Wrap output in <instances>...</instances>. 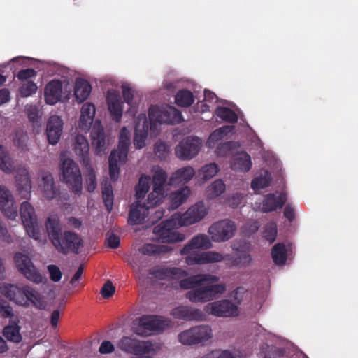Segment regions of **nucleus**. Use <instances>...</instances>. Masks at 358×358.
<instances>
[{
  "label": "nucleus",
  "instance_id": "nucleus-16",
  "mask_svg": "<svg viewBox=\"0 0 358 358\" xmlns=\"http://www.w3.org/2000/svg\"><path fill=\"white\" fill-rule=\"evenodd\" d=\"M154 200L150 201L148 196L146 202L143 204L141 203V200H137L132 203L130 206L128 222L131 225L142 224L150 213L149 210L159 205V203H154Z\"/></svg>",
  "mask_w": 358,
  "mask_h": 358
},
{
  "label": "nucleus",
  "instance_id": "nucleus-62",
  "mask_svg": "<svg viewBox=\"0 0 358 358\" xmlns=\"http://www.w3.org/2000/svg\"><path fill=\"white\" fill-rule=\"evenodd\" d=\"M122 96L124 101L129 106H131V103L134 99V90L127 85H122Z\"/></svg>",
  "mask_w": 358,
  "mask_h": 358
},
{
  "label": "nucleus",
  "instance_id": "nucleus-54",
  "mask_svg": "<svg viewBox=\"0 0 358 358\" xmlns=\"http://www.w3.org/2000/svg\"><path fill=\"white\" fill-rule=\"evenodd\" d=\"M277 236V224L275 222L268 223L264 229L263 237L270 243H273Z\"/></svg>",
  "mask_w": 358,
  "mask_h": 358
},
{
  "label": "nucleus",
  "instance_id": "nucleus-25",
  "mask_svg": "<svg viewBox=\"0 0 358 358\" xmlns=\"http://www.w3.org/2000/svg\"><path fill=\"white\" fill-rule=\"evenodd\" d=\"M106 100L112 119L117 122H120L123 108L119 93L115 90L108 91Z\"/></svg>",
  "mask_w": 358,
  "mask_h": 358
},
{
  "label": "nucleus",
  "instance_id": "nucleus-45",
  "mask_svg": "<svg viewBox=\"0 0 358 358\" xmlns=\"http://www.w3.org/2000/svg\"><path fill=\"white\" fill-rule=\"evenodd\" d=\"M194 101L192 92L188 90H179L176 96V103L180 107H189Z\"/></svg>",
  "mask_w": 358,
  "mask_h": 358
},
{
  "label": "nucleus",
  "instance_id": "nucleus-53",
  "mask_svg": "<svg viewBox=\"0 0 358 358\" xmlns=\"http://www.w3.org/2000/svg\"><path fill=\"white\" fill-rule=\"evenodd\" d=\"M87 166V173L85 176V182L87 189L89 192H93L96 187V177L94 171L89 164Z\"/></svg>",
  "mask_w": 358,
  "mask_h": 358
},
{
  "label": "nucleus",
  "instance_id": "nucleus-49",
  "mask_svg": "<svg viewBox=\"0 0 358 358\" xmlns=\"http://www.w3.org/2000/svg\"><path fill=\"white\" fill-rule=\"evenodd\" d=\"M219 168L217 164L210 163L203 166L201 169L199 170V177L201 180L206 181L213 177H214L218 172Z\"/></svg>",
  "mask_w": 358,
  "mask_h": 358
},
{
  "label": "nucleus",
  "instance_id": "nucleus-23",
  "mask_svg": "<svg viewBox=\"0 0 358 358\" xmlns=\"http://www.w3.org/2000/svg\"><path fill=\"white\" fill-rule=\"evenodd\" d=\"M149 125L150 126L145 114L138 115L134 136V145L136 148L141 149L145 146V141L148 136Z\"/></svg>",
  "mask_w": 358,
  "mask_h": 358
},
{
  "label": "nucleus",
  "instance_id": "nucleus-40",
  "mask_svg": "<svg viewBox=\"0 0 358 358\" xmlns=\"http://www.w3.org/2000/svg\"><path fill=\"white\" fill-rule=\"evenodd\" d=\"M17 322L13 321L6 326L3 330V335L9 341L19 343L22 341V337L20 333V327L17 324Z\"/></svg>",
  "mask_w": 358,
  "mask_h": 358
},
{
  "label": "nucleus",
  "instance_id": "nucleus-64",
  "mask_svg": "<svg viewBox=\"0 0 358 358\" xmlns=\"http://www.w3.org/2000/svg\"><path fill=\"white\" fill-rule=\"evenodd\" d=\"M0 238L2 239L3 241L6 242L8 243H10L13 242V237L11 234L8 233V231L5 224H3L0 222Z\"/></svg>",
  "mask_w": 358,
  "mask_h": 358
},
{
  "label": "nucleus",
  "instance_id": "nucleus-18",
  "mask_svg": "<svg viewBox=\"0 0 358 358\" xmlns=\"http://www.w3.org/2000/svg\"><path fill=\"white\" fill-rule=\"evenodd\" d=\"M208 214V208L203 201L196 203L181 215H177L180 226H189L201 221Z\"/></svg>",
  "mask_w": 358,
  "mask_h": 358
},
{
  "label": "nucleus",
  "instance_id": "nucleus-21",
  "mask_svg": "<svg viewBox=\"0 0 358 358\" xmlns=\"http://www.w3.org/2000/svg\"><path fill=\"white\" fill-rule=\"evenodd\" d=\"M224 259V256L218 252L206 251L187 255L185 262L188 265L205 264L220 262Z\"/></svg>",
  "mask_w": 358,
  "mask_h": 358
},
{
  "label": "nucleus",
  "instance_id": "nucleus-12",
  "mask_svg": "<svg viewBox=\"0 0 358 358\" xmlns=\"http://www.w3.org/2000/svg\"><path fill=\"white\" fill-rule=\"evenodd\" d=\"M201 141L196 136H187L176 147L175 154L177 157L189 160L194 157L199 152Z\"/></svg>",
  "mask_w": 358,
  "mask_h": 358
},
{
  "label": "nucleus",
  "instance_id": "nucleus-39",
  "mask_svg": "<svg viewBox=\"0 0 358 358\" xmlns=\"http://www.w3.org/2000/svg\"><path fill=\"white\" fill-rule=\"evenodd\" d=\"M92 87L90 83L85 80H78L76 82L74 95L79 103L85 101L90 94Z\"/></svg>",
  "mask_w": 358,
  "mask_h": 358
},
{
  "label": "nucleus",
  "instance_id": "nucleus-57",
  "mask_svg": "<svg viewBox=\"0 0 358 358\" xmlns=\"http://www.w3.org/2000/svg\"><path fill=\"white\" fill-rule=\"evenodd\" d=\"M28 136L26 134H17L14 138V145L21 151L24 152L27 150Z\"/></svg>",
  "mask_w": 358,
  "mask_h": 358
},
{
  "label": "nucleus",
  "instance_id": "nucleus-47",
  "mask_svg": "<svg viewBox=\"0 0 358 358\" xmlns=\"http://www.w3.org/2000/svg\"><path fill=\"white\" fill-rule=\"evenodd\" d=\"M102 197L108 213H110L113 206V191L112 186L107 181L102 184Z\"/></svg>",
  "mask_w": 358,
  "mask_h": 358
},
{
  "label": "nucleus",
  "instance_id": "nucleus-19",
  "mask_svg": "<svg viewBox=\"0 0 358 358\" xmlns=\"http://www.w3.org/2000/svg\"><path fill=\"white\" fill-rule=\"evenodd\" d=\"M149 274L156 279L170 281L185 278L188 272L178 267L157 266L150 269Z\"/></svg>",
  "mask_w": 358,
  "mask_h": 358
},
{
  "label": "nucleus",
  "instance_id": "nucleus-38",
  "mask_svg": "<svg viewBox=\"0 0 358 358\" xmlns=\"http://www.w3.org/2000/svg\"><path fill=\"white\" fill-rule=\"evenodd\" d=\"M252 166L250 156L246 152L237 155L233 159L231 168L236 171L247 172Z\"/></svg>",
  "mask_w": 358,
  "mask_h": 358
},
{
  "label": "nucleus",
  "instance_id": "nucleus-20",
  "mask_svg": "<svg viewBox=\"0 0 358 358\" xmlns=\"http://www.w3.org/2000/svg\"><path fill=\"white\" fill-rule=\"evenodd\" d=\"M219 278L210 274H197L191 276L188 275L178 279V287L182 289H194L196 287L204 285L206 282L214 283L217 282Z\"/></svg>",
  "mask_w": 358,
  "mask_h": 358
},
{
  "label": "nucleus",
  "instance_id": "nucleus-14",
  "mask_svg": "<svg viewBox=\"0 0 358 358\" xmlns=\"http://www.w3.org/2000/svg\"><path fill=\"white\" fill-rule=\"evenodd\" d=\"M205 311L216 317H235L238 315L237 306L231 301L223 299L208 303Z\"/></svg>",
  "mask_w": 358,
  "mask_h": 358
},
{
  "label": "nucleus",
  "instance_id": "nucleus-15",
  "mask_svg": "<svg viewBox=\"0 0 358 358\" xmlns=\"http://www.w3.org/2000/svg\"><path fill=\"white\" fill-rule=\"evenodd\" d=\"M152 347L149 342L141 341L128 336H124L118 343V348L121 350L136 356L149 354L152 349Z\"/></svg>",
  "mask_w": 358,
  "mask_h": 358
},
{
  "label": "nucleus",
  "instance_id": "nucleus-63",
  "mask_svg": "<svg viewBox=\"0 0 358 358\" xmlns=\"http://www.w3.org/2000/svg\"><path fill=\"white\" fill-rule=\"evenodd\" d=\"M232 148V142L227 141L223 143H220L217 148L216 152L219 155L225 156L231 150Z\"/></svg>",
  "mask_w": 358,
  "mask_h": 358
},
{
  "label": "nucleus",
  "instance_id": "nucleus-56",
  "mask_svg": "<svg viewBox=\"0 0 358 358\" xmlns=\"http://www.w3.org/2000/svg\"><path fill=\"white\" fill-rule=\"evenodd\" d=\"M154 152L160 159H165L169 152V148L162 141H157L154 145Z\"/></svg>",
  "mask_w": 358,
  "mask_h": 358
},
{
  "label": "nucleus",
  "instance_id": "nucleus-4",
  "mask_svg": "<svg viewBox=\"0 0 358 358\" xmlns=\"http://www.w3.org/2000/svg\"><path fill=\"white\" fill-rule=\"evenodd\" d=\"M61 171L62 181L66 184L74 194L81 193L83 179L78 165L71 159H65L62 164Z\"/></svg>",
  "mask_w": 358,
  "mask_h": 358
},
{
  "label": "nucleus",
  "instance_id": "nucleus-7",
  "mask_svg": "<svg viewBox=\"0 0 358 358\" xmlns=\"http://www.w3.org/2000/svg\"><path fill=\"white\" fill-rule=\"evenodd\" d=\"M22 222L28 235L35 240L41 239L40 229L35 209L28 201L22 203L20 208Z\"/></svg>",
  "mask_w": 358,
  "mask_h": 358
},
{
  "label": "nucleus",
  "instance_id": "nucleus-29",
  "mask_svg": "<svg viewBox=\"0 0 358 358\" xmlns=\"http://www.w3.org/2000/svg\"><path fill=\"white\" fill-rule=\"evenodd\" d=\"M286 201L287 196L285 193H280L278 195L274 193L268 194L264 196L262 201V211L268 213L281 208Z\"/></svg>",
  "mask_w": 358,
  "mask_h": 358
},
{
  "label": "nucleus",
  "instance_id": "nucleus-17",
  "mask_svg": "<svg viewBox=\"0 0 358 358\" xmlns=\"http://www.w3.org/2000/svg\"><path fill=\"white\" fill-rule=\"evenodd\" d=\"M167 180V174L161 167L154 169L152 176V192L148 194L150 201H155L154 203H161L164 198V185Z\"/></svg>",
  "mask_w": 358,
  "mask_h": 358
},
{
  "label": "nucleus",
  "instance_id": "nucleus-6",
  "mask_svg": "<svg viewBox=\"0 0 358 358\" xmlns=\"http://www.w3.org/2000/svg\"><path fill=\"white\" fill-rule=\"evenodd\" d=\"M225 290L226 287L224 284L213 285V283L206 282L194 289L188 291L185 296L192 303H205L217 298Z\"/></svg>",
  "mask_w": 358,
  "mask_h": 358
},
{
  "label": "nucleus",
  "instance_id": "nucleus-33",
  "mask_svg": "<svg viewBox=\"0 0 358 358\" xmlns=\"http://www.w3.org/2000/svg\"><path fill=\"white\" fill-rule=\"evenodd\" d=\"M40 186L43 191V196L47 199L51 200L55 198L58 194V189L55 185L53 177L50 173H45L43 175Z\"/></svg>",
  "mask_w": 358,
  "mask_h": 358
},
{
  "label": "nucleus",
  "instance_id": "nucleus-11",
  "mask_svg": "<svg viewBox=\"0 0 358 358\" xmlns=\"http://www.w3.org/2000/svg\"><path fill=\"white\" fill-rule=\"evenodd\" d=\"M14 262L18 271L29 280L39 283L42 282V276L34 266L30 257L22 252H16Z\"/></svg>",
  "mask_w": 358,
  "mask_h": 358
},
{
  "label": "nucleus",
  "instance_id": "nucleus-58",
  "mask_svg": "<svg viewBox=\"0 0 358 358\" xmlns=\"http://www.w3.org/2000/svg\"><path fill=\"white\" fill-rule=\"evenodd\" d=\"M115 292V287L113 285L110 280H108L103 284L100 294L103 299H108L111 297Z\"/></svg>",
  "mask_w": 358,
  "mask_h": 358
},
{
  "label": "nucleus",
  "instance_id": "nucleus-22",
  "mask_svg": "<svg viewBox=\"0 0 358 358\" xmlns=\"http://www.w3.org/2000/svg\"><path fill=\"white\" fill-rule=\"evenodd\" d=\"M0 210L10 220H15L17 215V208L14 206L11 192L1 185H0Z\"/></svg>",
  "mask_w": 358,
  "mask_h": 358
},
{
  "label": "nucleus",
  "instance_id": "nucleus-35",
  "mask_svg": "<svg viewBox=\"0 0 358 358\" xmlns=\"http://www.w3.org/2000/svg\"><path fill=\"white\" fill-rule=\"evenodd\" d=\"M130 145V133L127 129L124 127L120 132L119 143L117 146L118 157L120 160H127Z\"/></svg>",
  "mask_w": 358,
  "mask_h": 358
},
{
  "label": "nucleus",
  "instance_id": "nucleus-36",
  "mask_svg": "<svg viewBox=\"0 0 358 358\" xmlns=\"http://www.w3.org/2000/svg\"><path fill=\"white\" fill-rule=\"evenodd\" d=\"M92 143L95 147L96 152L99 153L105 148V134L100 123L95 124L91 131Z\"/></svg>",
  "mask_w": 358,
  "mask_h": 358
},
{
  "label": "nucleus",
  "instance_id": "nucleus-1",
  "mask_svg": "<svg viewBox=\"0 0 358 358\" xmlns=\"http://www.w3.org/2000/svg\"><path fill=\"white\" fill-rule=\"evenodd\" d=\"M0 293L16 304L29 307L31 303L40 310H44L47 303L41 294L29 286L20 288L12 284L0 283Z\"/></svg>",
  "mask_w": 358,
  "mask_h": 358
},
{
  "label": "nucleus",
  "instance_id": "nucleus-59",
  "mask_svg": "<svg viewBox=\"0 0 358 358\" xmlns=\"http://www.w3.org/2000/svg\"><path fill=\"white\" fill-rule=\"evenodd\" d=\"M36 76V71L34 69H26L18 71L17 78L20 80H27L29 78H34Z\"/></svg>",
  "mask_w": 358,
  "mask_h": 358
},
{
  "label": "nucleus",
  "instance_id": "nucleus-41",
  "mask_svg": "<svg viewBox=\"0 0 358 358\" xmlns=\"http://www.w3.org/2000/svg\"><path fill=\"white\" fill-rule=\"evenodd\" d=\"M271 257L275 264L284 265L287 259V249L282 243H276L271 249Z\"/></svg>",
  "mask_w": 358,
  "mask_h": 358
},
{
  "label": "nucleus",
  "instance_id": "nucleus-32",
  "mask_svg": "<svg viewBox=\"0 0 358 358\" xmlns=\"http://www.w3.org/2000/svg\"><path fill=\"white\" fill-rule=\"evenodd\" d=\"M195 175L194 169L191 166H185L176 171L169 179V185H175L180 183H187Z\"/></svg>",
  "mask_w": 358,
  "mask_h": 358
},
{
  "label": "nucleus",
  "instance_id": "nucleus-28",
  "mask_svg": "<svg viewBox=\"0 0 358 358\" xmlns=\"http://www.w3.org/2000/svg\"><path fill=\"white\" fill-rule=\"evenodd\" d=\"M62 83L59 80L50 81L45 87V100L47 104L54 105L57 103L62 97Z\"/></svg>",
  "mask_w": 358,
  "mask_h": 358
},
{
  "label": "nucleus",
  "instance_id": "nucleus-5",
  "mask_svg": "<svg viewBox=\"0 0 358 358\" xmlns=\"http://www.w3.org/2000/svg\"><path fill=\"white\" fill-rule=\"evenodd\" d=\"M180 224L178 218L174 215L171 219L163 221L155 226L153 228V234L155 235V238L161 243L180 242L185 239V236L174 230Z\"/></svg>",
  "mask_w": 358,
  "mask_h": 358
},
{
  "label": "nucleus",
  "instance_id": "nucleus-26",
  "mask_svg": "<svg viewBox=\"0 0 358 358\" xmlns=\"http://www.w3.org/2000/svg\"><path fill=\"white\" fill-rule=\"evenodd\" d=\"M172 316L176 319L188 321H201L205 318V314L199 309L189 306H180L171 311Z\"/></svg>",
  "mask_w": 358,
  "mask_h": 358
},
{
  "label": "nucleus",
  "instance_id": "nucleus-30",
  "mask_svg": "<svg viewBox=\"0 0 358 358\" xmlns=\"http://www.w3.org/2000/svg\"><path fill=\"white\" fill-rule=\"evenodd\" d=\"M212 246V243L208 236L204 234H199L194 236L189 242L185 245L181 250V255H190L193 249H208Z\"/></svg>",
  "mask_w": 358,
  "mask_h": 358
},
{
  "label": "nucleus",
  "instance_id": "nucleus-55",
  "mask_svg": "<svg viewBox=\"0 0 358 358\" xmlns=\"http://www.w3.org/2000/svg\"><path fill=\"white\" fill-rule=\"evenodd\" d=\"M37 85L33 81H27L24 83L20 87V93L22 97H28L36 93Z\"/></svg>",
  "mask_w": 358,
  "mask_h": 358
},
{
  "label": "nucleus",
  "instance_id": "nucleus-52",
  "mask_svg": "<svg viewBox=\"0 0 358 358\" xmlns=\"http://www.w3.org/2000/svg\"><path fill=\"white\" fill-rule=\"evenodd\" d=\"M229 259L234 266H246L251 262L252 257L250 254L243 252L236 254L235 257Z\"/></svg>",
  "mask_w": 358,
  "mask_h": 358
},
{
  "label": "nucleus",
  "instance_id": "nucleus-24",
  "mask_svg": "<svg viewBox=\"0 0 358 358\" xmlns=\"http://www.w3.org/2000/svg\"><path fill=\"white\" fill-rule=\"evenodd\" d=\"M63 121L57 115H52L48 120L46 134L50 144L56 145L62 136Z\"/></svg>",
  "mask_w": 358,
  "mask_h": 358
},
{
  "label": "nucleus",
  "instance_id": "nucleus-10",
  "mask_svg": "<svg viewBox=\"0 0 358 358\" xmlns=\"http://www.w3.org/2000/svg\"><path fill=\"white\" fill-rule=\"evenodd\" d=\"M211 338V328L208 325L192 327L178 335L179 341L184 345H194L205 342Z\"/></svg>",
  "mask_w": 358,
  "mask_h": 358
},
{
  "label": "nucleus",
  "instance_id": "nucleus-8",
  "mask_svg": "<svg viewBox=\"0 0 358 358\" xmlns=\"http://www.w3.org/2000/svg\"><path fill=\"white\" fill-rule=\"evenodd\" d=\"M52 245L57 252L63 255L70 252L78 254L80 248L83 245V241L78 234L71 231H64Z\"/></svg>",
  "mask_w": 358,
  "mask_h": 358
},
{
  "label": "nucleus",
  "instance_id": "nucleus-51",
  "mask_svg": "<svg viewBox=\"0 0 358 358\" xmlns=\"http://www.w3.org/2000/svg\"><path fill=\"white\" fill-rule=\"evenodd\" d=\"M225 190V185L222 180H216L208 187L207 192L210 199L220 196Z\"/></svg>",
  "mask_w": 358,
  "mask_h": 358
},
{
  "label": "nucleus",
  "instance_id": "nucleus-43",
  "mask_svg": "<svg viewBox=\"0 0 358 358\" xmlns=\"http://www.w3.org/2000/svg\"><path fill=\"white\" fill-rule=\"evenodd\" d=\"M127 160H120L118 157V152L115 150L111 151L109 158V174L110 179L113 181L117 180L120 174V168L118 166V162L124 163Z\"/></svg>",
  "mask_w": 358,
  "mask_h": 358
},
{
  "label": "nucleus",
  "instance_id": "nucleus-50",
  "mask_svg": "<svg viewBox=\"0 0 358 358\" xmlns=\"http://www.w3.org/2000/svg\"><path fill=\"white\" fill-rule=\"evenodd\" d=\"M271 181V174L268 171H264L259 177L252 180L251 187L253 189H259L268 187Z\"/></svg>",
  "mask_w": 358,
  "mask_h": 358
},
{
  "label": "nucleus",
  "instance_id": "nucleus-44",
  "mask_svg": "<svg viewBox=\"0 0 358 358\" xmlns=\"http://www.w3.org/2000/svg\"><path fill=\"white\" fill-rule=\"evenodd\" d=\"M234 127L223 126L213 131L208 137L207 144L209 148H213L215 145L221 139H222L229 133L232 132Z\"/></svg>",
  "mask_w": 358,
  "mask_h": 358
},
{
  "label": "nucleus",
  "instance_id": "nucleus-27",
  "mask_svg": "<svg viewBox=\"0 0 358 358\" xmlns=\"http://www.w3.org/2000/svg\"><path fill=\"white\" fill-rule=\"evenodd\" d=\"M45 227L48 237L53 245L63 234L62 225L58 215L50 214L45 222Z\"/></svg>",
  "mask_w": 358,
  "mask_h": 358
},
{
  "label": "nucleus",
  "instance_id": "nucleus-46",
  "mask_svg": "<svg viewBox=\"0 0 358 358\" xmlns=\"http://www.w3.org/2000/svg\"><path fill=\"white\" fill-rule=\"evenodd\" d=\"M150 178L146 175H142L138 180V185L136 186V199L141 200L144 198L150 188Z\"/></svg>",
  "mask_w": 358,
  "mask_h": 358
},
{
  "label": "nucleus",
  "instance_id": "nucleus-48",
  "mask_svg": "<svg viewBox=\"0 0 358 358\" xmlns=\"http://www.w3.org/2000/svg\"><path fill=\"white\" fill-rule=\"evenodd\" d=\"M215 115L227 122L236 123L238 121L236 113L227 107H217L215 110Z\"/></svg>",
  "mask_w": 358,
  "mask_h": 358
},
{
  "label": "nucleus",
  "instance_id": "nucleus-9",
  "mask_svg": "<svg viewBox=\"0 0 358 358\" xmlns=\"http://www.w3.org/2000/svg\"><path fill=\"white\" fill-rule=\"evenodd\" d=\"M169 321L157 315H143L139 318L136 333L143 336L151 335L155 331H160L168 327Z\"/></svg>",
  "mask_w": 358,
  "mask_h": 358
},
{
  "label": "nucleus",
  "instance_id": "nucleus-31",
  "mask_svg": "<svg viewBox=\"0 0 358 358\" xmlns=\"http://www.w3.org/2000/svg\"><path fill=\"white\" fill-rule=\"evenodd\" d=\"M89 150L90 146L87 138L83 135H77L75 138L74 151L85 166L90 164Z\"/></svg>",
  "mask_w": 358,
  "mask_h": 358
},
{
  "label": "nucleus",
  "instance_id": "nucleus-13",
  "mask_svg": "<svg viewBox=\"0 0 358 358\" xmlns=\"http://www.w3.org/2000/svg\"><path fill=\"white\" fill-rule=\"evenodd\" d=\"M236 226L234 222L223 220L213 223L208 229V233L215 242H222L230 239L234 234Z\"/></svg>",
  "mask_w": 358,
  "mask_h": 358
},
{
  "label": "nucleus",
  "instance_id": "nucleus-61",
  "mask_svg": "<svg viewBox=\"0 0 358 358\" xmlns=\"http://www.w3.org/2000/svg\"><path fill=\"white\" fill-rule=\"evenodd\" d=\"M48 270L50 274V279L53 282H59L62 276V273L58 266L55 265H49Z\"/></svg>",
  "mask_w": 358,
  "mask_h": 358
},
{
  "label": "nucleus",
  "instance_id": "nucleus-34",
  "mask_svg": "<svg viewBox=\"0 0 358 358\" xmlns=\"http://www.w3.org/2000/svg\"><path fill=\"white\" fill-rule=\"evenodd\" d=\"M95 106L91 103H85L81 108L79 127L82 129H89L95 115Z\"/></svg>",
  "mask_w": 358,
  "mask_h": 358
},
{
  "label": "nucleus",
  "instance_id": "nucleus-37",
  "mask_svg": "<svg viewBox=\"0 0 358 358\" xmlns=\"http://www.w3.org/2000/svg\"><path fill=\"white\" fill-rule=\"evenodd\" d=\"M190 194V189L185 186L178 191L172 192L169 196V210H175L181 206L187 199Z\"/></svg>",
  "mask_w": 358,
  "mask_h": 358
},
{
  "label": "nucleus",
  "instance_id": "nucleus-60",
  "mask_svg": "<svg viewBox=\"0 0 358 358\" xmlns=\"http://www.w3.org/2000/svg\"><path fill=\"white\" fill-rule=\"evenodd\" d=\"M0 315L5 318L13 317L12 307L3 300L0 303Z\"/></svg>",
  "mask_w": 358,
  "mask_h": 358
},
{
  "label": "nucleus",
  "instance_id": "nucleus-42",
  "mask_svg": "<svg viewBox=\"0 0 358 358\" xmlns=\"http://www.w3.org/2000/svg\"><path fill=\"white\" fill-rule=\"evenodd\" d=\"M170 250L171 248L166 245H155L152 243H145L138 248V251L141 254L148 256L160 255L162 254H165Z\"/></svg>",
  "mask_w": 358,
  "mask_h": 358
},
{
  "label": "nucleus",
  "instance_id": "nucleus-3",
  "mask_svg": "<svg viewBox=\"0 0 358 358\" xmlns=\"http://www.w3.org/2000/svg\"><path fill=\"white\" fill-rule=\"evenodd\" d=\"M148 117L151 129L157 123L175 124L180 123L182 120L180 111L169 105H152L149 108Z\"/></svg>",
  "mask_w": 358,
  "mask_h": 358
},
{
  "label": "nucleus",
  "instance_id": "nucleus-2",
  "mask_svg": "<svg viewBox=\"0 0 358 358\" xmlns=\"http://www.w3.org/2000/svg\"><path fill=\"white\" fill-rule=\"evenodd\" d=\"M0 169L6 173L16 171L15 181L17 191L22 199H29L31 192V180L29 171L24 167L16 169L14 160L10 157L6 148L0 145Z\"/></svg>",
  "mask_w": 358,
  "mask_h": 358
}]
</instances>
